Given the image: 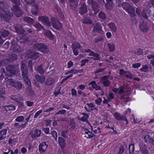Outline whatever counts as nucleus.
Here are the masks:
<instances>
[{
  "label": "nucleus",
  "instance_id": "obj_1",
  "mask_svg": "<svg viewBox=\"0 0 154 154\" xmlns=\"http://www.w3.org/2000/svg\"><path fill=\"white\" fill-rule=\"evenodd\" d=\"M10 7L8 2H0V18L2 22L9 23L14 15L9 10Z\"/></svg>",
  "mask_w": 154,
  "mask_h": 154
},
{
  "label": "nucleus",
  "instance_id": "obj_2",
  "mask_svg": "<svg viewBox=\"0 0 154 154\" xmlns=\"http://www.w3.org/2000/svg\"><path fill=\"white\" fill-rule=\"evenodd\" d=\"M14 3V5L11 8V10L14 12L16 16L18 17H21L23 14V11L19 7L20 1L17 0H10Z\"/></svg>",
  "mask_w": 154,
  "mask_h": 154
},
{
  "label": "nucleus",
  "instance_id": "obj_3",
  "mask_svg": "<svg viewBox=\"0 0 154 154\" xmlns=\"http://www.w3.org/2000/svg\"><path fill=\"white\" fill-rule=\"evenodd\" d=\"M33 49L44 53H48L49 52V49L47 45L42 43H36L34 44Z\"/></svg>",
  "mask_w": 154,
  "mask_h": 154
},
{
  "label": "nucleus",
  "instance_id": "obj_4",
  "mask_svg": "<svg viewBox=\"0 0 154 154\" xmlns=\"http://www.w3.org/2000/svg\"><path fill=\"white\" fill-rule=\"evenodd\" d=\"M8 81L11 86L19 91L22 89L24 85L21 82L13 79H9Z\"/></svg>",
  "mask_w": 154,
  "mask_h": 154
},
{
  "label": "nucleus",
  "instance_id": "obj_5",
  "mask_svg": "<svg viewBox=\"0 0 154 154\" xmlns=\"http://www.w3.org/2000/svg\"><path fill=\"white\" fill-rule=\"evenodd\" d=\"M40 53L29 49L26 51V56L29 59L36 60L39 57Z\"/></svg>",
  "mask_w": 154,
  "mask_h": 154
},
{
  "label": "nucleus",
  "instance_id": "obj_6",
  "mask_svg": "<svg viewBox=\"0 0 154 154\" xmlns=\"http://www.w3.org/2000/svg\"><path fill=\"white\" fill-rule=\"evenodd\" d=\"M22 76L26 84L29 87L31 86V83L28 78V70L27 68H21Z\"/></svg>",
  "mask_w": 154,
  "mask_h": 154
},
{
  "label": "nucleus",
  "instance_id": "obj_7",
  "mask_svg": "<svg viewBox=\"0 0 154 154\" xmlns=\"http://www.w3.org/2000/svg\"><path fill=\"white\" fill-rule=\"evenodd\" d=\"M87 3L89 5H91L92 9L95 14L99 11L100 7L96 2L93 0H87Z\"/></svg>",
  "mask_w": 154,
  "mask_h": 154
},
{
  "label": "nucleus",
  "instance_id": "obj_8",
  "mask_svg": "<svg viewBox=\"0 0 154 154\" xmlns=\"http://www.w3.org/2000/svg\"><path fill=\"white\" fill-rule=\"evenodd\" d=\"M51 23L53 28L57 30H59L63 28L62 24L58 19L54 18H52Z\"/></svg>",
  "mask_w": 154,
  "mask_h": 154
},
{
  "label": "nucleus",
  "instance_id": "obj_9",
  "mask_svg": "<svg viewBox=\"0 0 154 154\" xmlns=\"http://www.w3.org/2000/svg\"><path fill=\"white\" fill-rule=\"evenodd\" d=\"M38 21L41 22L43 25H46L48 27L51 26L49 19L48 17L45 16H40L38 17Z\"/></svg>",
  "mask_w": 154,
  "mask_h": 154
},
{
  "label": "nucleus",
  "instance_id": "obj_10",
  "mask_svg": "<svg viewBox=\"0 0 154 154\" xmlns=\"http://www.w3.org/2000/svg\"><path fill=\"white\" fill-rule=\"evenodd\" d=\"M72 48L74 54L77 56L79 54L78 50L81 47V45L78 43H73L72 45Z\"/></svg>",
  "mask_w": 154,
  "mask_h": 154
},
{
  "label": "nucleus",
  "instance_id": "obj_11",
  "mask_svg": "<svg viewBox=\"0 0 154 154\" xmlns=\"http://www.w3.org/2000/svg\"><path fill=\"white\" fill-rule=\"evenodd\" d=\"M14 28L16 32L18 34L21 35H26L27 33H25V30L23 26L20 25L16 24Z\"/></svg>",
  "mask_w": 154,
  "mask_h": 154
},
{
  "label": "nucleus",
  "instance_id": "obj_12",
  "mask_svg": "<svg viewBox=\"0 0 154 154\" xmlns=\"http://www.w3.org/2000/svg\"><path fill=\"white\" fill-rule=\"evenodd\" d=\"M88 8L85 2L82 4L79 8V13L82 15L85 14L88 11Z\"/></svg>",
  "mask_w": 154,
  "mask_h": 154
},
{
  "label": "nucleus",
  "instance_id": "obj_13",
  "mask_svg": "<svg viewBox=\"0 0 154 154\" xmlns=\"http://www.w3.org/2000/svg\"><path fill=\"white\" fill-rule=\"evenodd\" d=\"M109 76V75H105L101 78L100 82L105 87H108L110 84V82L108 80Z\"/></svg>",
  "mask_w": 154,
  "mask_h": 154
},
{
  "label": "nucleus",
  "instance_id": "obj_14",
  "mask_svg": "<svg viewBox=\"0 0 154 154\" xmlns=\"http://www.w3.org/2000/svg\"><path fill=\"white\" fill-rule=\"evenodd\" d=\"M41 134V130L38 129L35 130L34 132L31 131L29 133L31 137L33 139H36L38 137H40Z\"/></svg>",
  "mask_w": 154,
  "mask_h": 154
},
{
  "label": "nucleus",
  "instance_id": "obj_15",
  "mask_svg": "<svg viewBox=\"0 0 154 154\" xmlns=\"http://www.w3.org/2000/svg\"><path fill=\"white\" fill-rule=\"evenodd\" d=\"M139 28L144 32H146L149 29V26L146 22H143L140 23Z\"/></svg>",
  "mask_w": 154,
  "mask_h": 154
},
{
  "label": "nucleus",
  "instance_id": "obj_16",
  "mask_svg": "<svg viewBox=\"0 0 154 154\" xmlns=\"http://www.w3.org/2000/svg\"><path fill=\"white\" fill-rule=\"evenodd\" d=\"M102 27L99 23H97L94 27L93 31L98 33H100L102 31Z\"/></svg>",
  "mask_w": 154,
  "mask_h": 154
},
{
  "label": "nucleus",
  "instance_id": "obj_17",
  "mask_svg": "<svg viewBox=\"0 0 154 154\" xmlns=\"http://www.w3.org/2000/svg\"><path fill=\"white\" fill-rule=\"evenodd\" d=\"M34 21L33 19L29 17H26L23 19L24 23H28L30 26H32L33 24Z\"/></svg>",
  "mask_w": 154,
  "mask_h": 154
},
{
  "label": "nucleus",
  "instance_id": "obj_18",
  "mask_svg": "<svg viewBox=\"0 0 154 154\" xmlns=\"http://www.w3.org/2000/svg\"><path fill=\"white\" fill-rule=\"evenodd\" d=\"M48 146V145L45 142L41 143L39 146V150L41 153L45 152Z\"/></svg>",
  "mask_w": 154,
  "mask_h": 154
},
{
  "label": "nucleus",
  "instance_id": "obj_19",
  "mask_svg": "<svg viewBox=\"0 0 154 154\" xmlns=\"http://www.w3.org/2000/svg\"><path fill=\"white\" fill-rule=\"evenodd\" d=\"M1 109L2 110V111H3L4 112H5H5H7L9 110H15V106L13 105H8L4 106L1 108Z\"/></svg>",
  "mask_w": 154,
  "mask_h": 154
},
{
  "label": "nucleus",
  "instance_id": "obj_20",
  "mask_svg": "<svg viewBox=\"0 0 154 154\" xmlns=\"http://www.w3.org/2000/svg\"><path fill=\"white\" fill-rule=\"evenodd\" d=\"M150 14L151 11L147 9H144L141 13L143 17L146 19L150 16Z\"/></svg>",
  "mask_w": 154,
  "mask_h": 154
},
{
  "label": "nucleus",
  "instance_id": "obj_21",
  "mask_svg": "<svg viewBox=\"0 0 154 154\" xmlns=\"http://www.w3.org/2000/svg\"><path fill=\"white\" fill-rule=\"evenodd\" d=\"M12 50L14 52H21L23 51V48L21 46L17 45H16L15 46L13 47Z\"/></svg>",
  "mask_w": 154,
  "mask_h": 154
},
{
  "label": "nucleus",
  "instance_id": "obj_22",
  "mask_svg": "<svg viewBox=\"0 0 154 154\" xmlns=\"http://www.w3.org/2000/svg\"><path fill=\"white\" fill-rule=\"evenodd\" d=\"M7 133V130L4 129L0 131V141L5 139L6 138V134Z\"/></svg>",
  "mask_w": 154,
  "mask_h": 154
},
{
  "label": "nucleus",
  "instance_id": "obj_23",
  "mask_svg": "<svg viewBox=\"0 0 154 154\" xmlns=\"http://www.w3.org/2000/svg\"><path fill=\"white\" fill-rule=\"evenodd\" d=\"M35 78L36 80L38 82L41 83H43L45 82L46 79L45 76H40L38 74L35 75Z\"/></svg>",
  "mask_w": 154,
  "mask_h": 154
},
{
  "label": "nucleus",
  "instance_id": "obj_24",
  "mask_svg": "<svg viewBox=\"0 0 154 154\" xmlns=\"http://www.w3.org/2000/svg\"><path fill=\"white\" fill-rule=\"evenodd\" d=\"M33 26L38 31H41L44 29V27L39 22L35 23L33 24Z\"/></svg>",
  "mask_w": 154,
  "mask_h": 154
},
{
  "label": "nucleus",
  "instance_id": "obj_25",
  "mask_svg": "<svg viewBox=\"0 0 154 154\" xmlns=\"http://www.w3.org/2000/svg\"><path fill=\"white\" fill-rule=\"evenodd\" d=\"M126 11L128 14H130V16L132 17L135 16L136 15L135 12V9L131 5L130 7V8H128V9H127Z\"/></svg>",
  "mask_w": 154,
  "mask_h": 154
},
{
  "label": "nucleus",
  "instance_id": "obj_26",
  "mask_svg": "<svg viewBox=\"0 0 154 154\" xmlns=\"http://www.w3.org/2000/svg\"><path fill=\"white\" fill-rule=\"evenodd\" d=\"M108 26L111 31L113 32H116L117 31V28L115 24L113 22H111L108 24Z\"/></svg>",
  "mask_w": 154,
  "mask_h": 154
},
{
  "label": "nucleus",
  "instance_id": "obj_27",
  "mask_svg": "<svg viewBox=\"0 0 154 154\" xmlns=\"http://www.w3.org/2000/svg\"><path fill=\"white\" fill-rule=\"evenodd\" d=\"M11 99L17 102H18L19 100H22V96L20 94H17L15 95H12L10 97Z\"/></svg>",
  "mask_w": 154,
  "mask_h": 154
},
{
  "label": "nucleus",
  "instance_id": "obj_28",
  "mask_svg": "<svg viewBox=\"0 0 154 154\" xmlns=\"http://www.w3.org/2000/svg\"><path fill=\"white\" fill-rule=\"evenodd\" d=\"M38 10V5L37 4H35L32 6L31 12L34 15L37 14Z\"/></svg>",
  "mask_w": 154,
  "mask_h": 154
},
{
  "label": "nucleus",
  "instance_id": "obj_29",
  "mask_svg": "<svg viewBox=\"0 0 154 154\" xmlns=\"http://www.w3.org/2000/svg\"><path fill=\"white\" fill-rule=\"evenodd\" d=\"M65 140L63 138L60 137H59L58 142L62 149H63L65 148Z\"/></svg>",
  "mask_w": 154,
  "mask_h": 154
},
{
  "label": "nucleus",
  "instance_id": "obj_30",
  "mask_svg": "<svg viewBox=\"0 0 154 154\" xmlns=\"http://www.w3.org/2000/svg\"><path fill=\"white\" fill-rule=\"evenodd\" d=\"M18 58V56L17 54H13L9 55V60L10 62H14L16 61Z\"/></svg>",
  "mask_w": 154,
  "mask_h": 154
},
{
  "label": "nucleus",
  "instance_id": "obj_31",
  "mask_svg": "<svg viewBox=\"0 0 154 154\" xmlns=\"http://www.w3.org/2000/svg\"><path fill=\"white\" fill-rule=\"evenodd\" d=\"M89 85H91V87L96 91L101 90L100 87L97 85L95 81H93L89 83Z\"/></svg>",
  "mask_w": 154,
  "mask_h": 154
},
{
  "label": "nucleus",
  "instance_id": "obj_32",
  "mask_svg": "<svg viewBox=\"0 0 154 154\" xmlns=\"http://www.w3.org/2000/svg\"><path fill=\"white\" fill-rule=\"evenodd\" d=\"M81 114L84 116L82 117L80 119H79V120L83 122H85L87 121L88 119L89 118V116L85 112H82Z\"/></svg>",
  "mask_w": 154,
  "mask_h": 154
},
{
  "label": "nucleus",
  "instance_id": "obj_33",
  "mask_svg": "<svg viewBox=\"0 0 154 154\" xmlns=\"http://www.w3.org/2000/svg\"><path fill=\"white\" fill-rule=\"evenodd\" d=\"M114 116L118 120H122L125 119V117L124 116H121L120 114L117 112L115 113Z\"/></svg>",
  "mask_w": 154,
  "mask_h": 154
},
{
  "label": "nucleus",
  "instance_id": "obj_34",
  "mask_svg": "<svg viewBox=\"0 0 154 154\" xmlns=\"http://www.w3.org/2000/svg\"><path fill=\"white\" fill-rule=\"evenodd\" d=\"M54 80L53 78L49 77L47 79L45 83L48 86H50L54 84Z\"/></svg>",
  "mask_w": 154,
  "mask_h": 154
},
{
  "label": "nucleus",
  "instance_id": "obj_35",
  "mask_svg": "<svg viewBox=\"0 0 154 154\" xmlns=\"http://www.w3.org/2000/svg\"><path fill=\"white\" fill-rule=\"evenodd\" d=\"M89 55L94 57L95 58L94 59L95 60H99L100 59V56L99 54L94 51L92 52V54H90Z\"/></svg>",
  "mask_w": 154,
  "mask_h": 154
},
{
  "label": "nucleus",
  "instance_id": "obj_36",
  "mask_svg": "<svg viewBox=\"0 0 154 154\" xmlns=\"http://www.w3.org/2000/svg\"><path fill=\"white\" fill-rule=\"evenodd\" d=\"M128 97L127 94H124L120 98L122 102L125 103V104L128 101Z\"/></svg>",
  "mask_w": 154,
  "mask_h": 154
},
{
  "label": "nucleus",
  "instance_id": "obj_37",
  "mask_svg": "<svg viewBox=\"0 0 154 154\" xmlns=\"http://www.w3.org/2000/svg\"><path fill=\"white\" fill-rule=\"evenodd\" d=\"M144 138L145 139V141L147 143V142H149V143H152L153 145H154V140L151 138L150 136H145Z\"/></svg>",
  "mask_w": 154,
  "mask_h": 154
},
{
  "label": "nucleus",
  "instance_id": "obj_38",
  "mask_svg": "<svg viewBox=\"0 0 154 154\" xmlns=\"http://www.w3.org/2000/svg\"><path fill=\"white\" fill-rule=\"evenodd\" d=\"M99 17L101 19L103 20H105L106 19V14L103 11H101L98 14Z\"/></svg>",
  "mask_w": 154,
  "mask_h": 154
},
{
  "label": "nucleus",
  "instance_id": "obj_39",
  "mask_svg": "<svg viewBox=\"0 0 154 154\" xmlns=\"http://www.w3.org/2000/svg\"><path fill=\"white\" fill-rule=\"evenodd\" d=\"M129 150L130 154H134L135 147L134 144H131L129 146Z\"/></svg>",
  "mask_w": 154,
  "mask_h": 154
},
{
  "label": "nucleus",
  "instance_id": "obj_40",
  "mask_svg": "<svg viewBox=\"0 0 154 154\" xmlns=\"http://www.w3.org/2000/svg\"><path fill=\"white\" fill-rule=\"evenodd\" d=\"M107 46L110 52H112L115 50V47L113 44L108 43Z\"/></svg>",
  "mask_w": 154,
  "mask_h": 154
},
{
  "label": "nucleus",
  "instance_id": "obj_41",
  "mask_svg": "<svg viewBox=\"0 0 154 154\" xmlns=\"http://www.w3.org/2000/svg\"><path fill=\"white\" fill-rule=\"evenodd\" d=\"M143 50L141 48H139L136 50L135 52L134 53L137 55H144L145 54H144L143 52Z\"/></svg>",
  "mask_w": 154,
  "mask_h": 154
},
{
  "label": "nucleus",
  "instance_id": "obj_42",
  "mask_svg": "<svg viewBox=\"0 0 154 154\" xmlns=\"http://www.w3.org/2000/svg\"><path fill=\"white\" fill-rule=\"evenodd\" d=\"M131 6L127 2H124L122 4V6L123 9L126 11L128 9V8H130Z\"/></svg>",
  "mask_w": 154,
  "mask_h": 154
},
{
  "label": "nucleus",
  "instance_id": "obj_43",
  "mask_svg": "<svg viewBox=\"0 0 154 154\" xmlns=\"http://www.w3.org/2000/svg\"><path fill=\"white\" fill-rule=\"evenodd\" d=\"M86 104L88 106L89 108H91V111L94 110H97V108L95 107V105L92 103H87Z\"/></svg>",
  "mask_w": 154,
  "mask_h": 154
},
{
  "label": "nucleus",
  "instance_id": "obj_44",
  "mask_svg": "<svg viewBox=\"0 0 154 154\" xmlns=\"http://www.w3.org/2000/svg\"><path fill=\"white\" fill-rule=\"evenodd\" d=\"M103 40V38L101 36H97L95 37L94 40L95 43H97L99 42H101Z\"/></svg>",
  "mask_w": 154,
  "mask_h": 154
},
{
  "label": "nucleus",
  "instance_id": "obj_45",
  "mask_svg": "<svg viewBox=\"0 0 154 154\" xmlns=\"http://www.w3.org/2000/svg\"><path fill=\"white\" fill-rule=\"evenodd\" d=\"M7 71L12 75L15 74L16 72V70H15V68H6Z\"/></svg>",
  "mask_w": 154,
  "mask_h": 154
},
{
  "label": "nucleus",
  "instance_id": "obj_46",
  "mask_svg": "<svg viewBox=\"0 0 154 154\" xmlns=\"http://www.w3.org/2000/svg\"><path fill=\"white\" fill-rule=\"evenodd\" d=\"M83 70L82 69H79V70H74L73 69H72L70 71H68L65 74L66 75H67V74H69L72 72H73V73L75 74V73H81L83 72Z\"/></svg>",
  "mask_w": 154,
  "mask_h": 154
},
{
  "label": "nucleus",
  "instance_id": "obj_47",
  "mask_svg": "<svg viewBox=\"0 0 154 154\" xmlns=\"http://www.w3.org/2000/svg\"><path fill=\"white\" fill-rule=\"evenodd\" d=\"M44 34L49 38H51L52 37V34L51 31L50 30L45 31Z\"/></svg>",
  "mask_w": 154,
  "mask_h": 154
},
{
  "label": "nucleus",
  "instance_id": "obj_48",
  "mask_svg": "<svg viewBox=\"0 0 154 154\" xmlns=\"http://www.w3.org/2000/svg\"><path fill=\"white\" fill-rule=\"evenodd\" d=\"M2 36L4 38H5L9 34V32L8 30H4L1 32Z\"/></svg>",
  "mask_w": 154,
  "mask_h": 154
},
{
  "label": "nucleus",
  "instance_id": "obj_49",
  "mask_svg": "<svg viewBox=\"0 0 154 154\" xmlns=\"http://www.w3.org/2000/svg\"><path fill=\"white\" fill-rule=\"evenodd\" d=\"M70 126H71V128L72 129H74L76 127L75 122L73 119L70 120Z\"/></svg>",
  "mask_w": 154,
  "mask_h": 154
},
{
  "label": "nucleus",
  "instance_id": "obj_50",
  "mask_svg": "<svg viewBox=\"0 0 154 154\" xmlns=\"http://www.w3.org/2000/svg\"><path fill=\"white\" fill-rule=\"evenodd\" d=\"M24 118L23 116H20L17 117L15 119V121L17 122H22L24 120Z\"/></svg>",
  "mask_w": 154,
  "mask_h": 154
},
{
  "label": "nucleus",
  "instance_id": "obj_51",
  "mask_svg": "<svg viewBox=\"0 0 154 154\" xmlns=\"http://www.w3.org/2000/svg\"><path fill=\"white\" fill-rule=\"evenodd\" d=\"M88 134L85 136V137L88 138L90 139L94 137L95 135L93 134L90 131L89 133H88Z\"/></svg>",
  "mask_w": 154,
  "mask_h": 154
},
{
  "label": "nucleus",
  "instance_id": "obj_52",
  "mask_svg": "<svg viewBox=\"0 0 154 154\" xmlns=\"http://www.w3.org/2000/svg\"><path fill=\"white\" fill-rule=\"evenodd\" d=\"M16 40L18 42V43H19L20 44L25 43L26 42V40L23 38H16Z\"/></svg>",
  "mask_w": 154,
  "mask_h": 154
},
{
  "label": "nucleus",
  "instance_id": "obj_53",
  "mask_svg": "<svg viewBox=\"0 0 154 154\" xmlns=\"http://www.w3.org/2000/svg\"><path fill=\"white\" fill-rule=\"evenodd\" d=\"M68 131H62L61 132V135L64 138H66L68 136Z\"/></svg>",
  "mask_w": 154,
  "mask_h": 154
},
{
  "label": "nucleus",
  "instance_id": "obj_54",
  "mask_svg": "<svg viewBox=\"0 0 154 154\" xmlns=\"http://www.w3.org/2000/svg\"><path fill=\"white\" fill-rule=\"evenodd\" d=\"M125 76L131 79H132L133 77V74L129 72H126L125 74Z\"/></svg>",
  "mask_w": 154,
  "mask_h": 154
},
{
  "label": "nucleus",
  "instance_id": "obj_55",
  "mask_svg": "<svg viewBox=\"0 0 154 154\" xmlns=\"http://www.w3.org/2000/svg\"><path fill=\"white\" fill-rule=\"evenodd\" d=\"M66 111L65 109H60L56 113L55 115L64 114L66 113Z\"/></svg>",
  "mask_w": 154,
  "mask_h": 154
},
{
  "label": "nucleus",
  "instance_id": "obj_56",
  "mask_svg": "<svg viewBox=\"0 0 154 154\" xmlns=\"http://www.w3.org/2000/svg\"><path fill=\"white\" fill-rule=\"evenodd\" d=\"M88 61L89 60L88 59H85L82 60L81 61V66H84L85 65L86 63L87 62H88Z\"/></svg>",
  "mask_w": 154,
  "mask_h": 154
},
{
  "label": "nucleus",
  "instance_id": "obj_57",
  "mask_svg": "<svg viewBox=\"0 0 154 154\" xmlns=\"http://www.w3.org/2000/svg\"><path fill=\"white\" fill-rule=\"evenodd\" d=\"M70 5L72 9H75L77 7V4L75 2H72L70 3Z\"/></svg>",
  "mask_w": 154,
  "mask_h": 154
},
{
  "label": "nucleus",
  "instance_id": "obj_58",
  "mask_svg": "<svg viewBox=\"0 0 154 154\" xmlns=\"http://www.w3.org/2000/svg\"><path fill=\"white\" fill-rule=\"evenodd\" d=\"M95 103L97 105H100L102 102V100L101 98H99L95 100Z\"/></svg>",
  "mask_w": 154,
  "mask_h": 154
},
{
  "label": "nucleus",
  "instance_id": "obj_59",
  "mask_svg": "<svg viewBox=\"0 0 154 154\" xmlns=\"http://www.w3.org/2000/svg\"><path fill=\"white\" fill-rule=\"evenodd\" d=\"M42 110H39L36 112L34 116V119L37 118L38 116H39L41 113H42Z\"/></svg>",
  "mask_w": 154,
  "mask_h": 154
},
{
  "label": "nucleus",
  "instance_id": "obj_60",
  "mask_svg": "<svg viewBox=\"0 0 154 154\" xmlns=\"http://www.w3.org/2000/svg\"><path fill=\"white\" fill-rule=\"evenodd\" d=\"M17 38H16V39ZM19 43H18V42L16 40H15V39L14 38L13 39L11 42V44L12 46H15L16 45H18Z\"/></svg>",
  "mask_w": 154,
  "mask_h": 154
},
{
  "label": "nucleus",
  "instance_id": "obj_61",
  "mask_svg": "<svg viewBox=\"0 0 154 154\" xmlns=\"http://www.w3.org/2000/svg\"><path fill=\"white\" fill-rule=\"evenodd\" d=\"M20 67H27L26 66V62L24 60H23L21 63Z\"/></svg>",
  "mask_w": 154,
  "mask_h": 154
},
{
  "label": "nucleus",
  "instance_id": "obj_62",
  "mask_svg": "<svg viewBox=\"0 0 154 154\" xmlns=\"http://www.w3.org/2000/svg\"><path fill=\"white\" fill-rule=\"evenodd\" d=\"M118 89H119L118 91L119 94H121L124 92L125 90V87H119Z\"/></svg>",
  "mask_w": 154,
  "mask_h": 154
},
{
  "label": "nucleus",
  "instance_id": "obj_63",
  "mask_svg": "<svg viewBox=\"0 0 154 154\" xmlns=\"http://www.w3.org/2000/svg\"><path fill=\"white\" fill-rule=\"evenodd\" d=\"M36 69L35 70L38 71V72L40 74H42L43 73L45 70L42 68H36Z\"/></svg>",
  "mask_w": 154,
  "mask_h": 154
},
{
  "label": "nucleus",
  "instance_id": "obj_64",
  "mask_svg": "<svg viewBox=\"0 0 154 154\" xmlns=\"http://www.w3.org/2000/svg\"><path fill=\"white\" fill-rule=\"evenodd\" d=\"M51 134L53 135V137L56 140H57V132L55 131H51Z\"/></svg>",
  "mask_w": 154,
  "mask_h": 154
}]
</instances>
